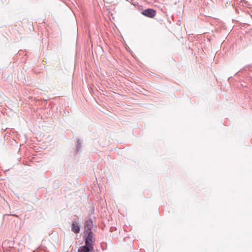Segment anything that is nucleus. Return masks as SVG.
I'll return each mask as SVG.
<instances>
[{"instance_id":"f257e3e1","label":"nucleus","mask_w":252,"mask_h":252,"mask_svg":"<svg viewBox=\"0 0 252 252\" xmlns=\"http://www.w3.org/2000/svg\"><path fill=\"white\" fill-rule=\"evenodd\" d=\"M84 235L86 237V244L93 246V240L94 238L92 230L89 229L86 231V232H84Z\"/></svg>"},{"instance_id":"39448f33","label":"nucleus","mask_w":252,"mask_h":252,"mask_svg":"<svg viewBox=\"0 0 252 252\" xmlns=\"http://www.w3.org/2000/svg\"><path fill=\"white\" fill-rule=\"evenodd\" d=\"M92 221L90 220H88L86 221L85 223V231L84 232H86V231L88 230L89 229L90 230H92Z\"/></svg>"},{"instance_id":"20e7f679","label":"nucleus","mask_w":252,"mask_h":252,"mask_svg":"<svg viewBox=\"0 0 252 252\" xmlns=\"http://www.w3.org/2000/svg\"><path fill=\"white\" fill-rule=\"evenodd\" d=\"M72 231L75 233H78L80 232V227L78 222L74 220L72 223Z\"/></svg>"},{"instance_id":"f03ea898","label":"nucleus","mask_w":252,"mask_h":252,"mask_svg":"<svg viewBox=\"0 0 252 252\" xmlns=\"http://www.w3.org/2000/svg\"><path fill=\"white\" fill-rule=\"evenodd\" d=\"M142 14L147 17L153 18L156 15V11L153 9L148 8L144 10Z\"/></svg>"},{"instance_id":"7ed1b4c3","label":"nucleus","mask_w":252,"mask_h":252,"mask_svg":"<svg viewBox=\"0 0 252 252\" xmlns=\"http://www.w3.org/2000/svg\"><path fill=\"white\" fill-rule=\"evenodd\" d=\"M93 249V246L86 244L85 246L80 247L79 248L78 252H89Z\"/></svg>"}]
</instances>
